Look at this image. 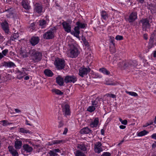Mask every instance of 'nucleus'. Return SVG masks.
<instances>
[{
    "instance_id": "obj_1",
    "label": "nucleus",
    "mask_w": 156,
    "mask_h": 156,
    "mask_svg": "<svg viewBox=\"0 0 156 156\" xmlns=\"http://www.w3.org/2000/svg\"><path fill=\"white\" fill-rule=\"evenodd\" d=\"M30 53L32 59L35 62H37L41 61L42 57V54L41 52L33 49L30 51Z\"/></svg>"
},
{
    "instance_id": "obj_2",
    "label": "nucleus",
    "mask_w": 156,
    "mask_h": 156,
    "mask_svg": "<svg viewBox=\"0 0 156 156\" xmlns=\"http://www.w3.org/2000/svg\"><path fill=\"white\" fill-rule=\"evenodd\" d=\"M54 64L57 69L60 70L64 68L65 62L64 59L56 58L55 59Z\"/></svg>"
},
{
    "instance_id": "obj_3",
    "label": "nucleus",
    "mask_w": 156,
    "mask_h": 156,
    "mask_svg": "<svg viewBox=\"0 0 156 156\" xmlns=\"http://www.w3.org/2000/svg\"><path fill=\"white\" fill-rule=\"evenodd\" d=\"M70 47V52L69 56L72 58H75L77 57L79 54L78 50L73 44H69Z\"/></svg>"
},
{
    "instance_id": "obj_4",
    "label": "nucleus",
    "mask_w": 156,
    "mask_h": 156,
    "mask_svg": "<svg viewBox=\"0 0 156 156\" xmlns=\"http://www.w3.org/2000/svg\"><path fill=\"white\" fill-rule=\"evenodd\" d=\"M90 70L91 69L88 66L85 68L83 66L79 69V75L81 77H83L87 75L90 72Z\"/></svg>"
},
{
    "instance_id": "obj_5",
    "label": "nucleus",
    "mask_w": 156,
    "mask_h": 156,
    "mask_svg": "<svg viewBox=\"0 0 156 156\" xmlns=\"http://www.w3.org/2000/svg\"><path fill=\"white\" fill-rule=\"evenodd\" d=\"M54 31V30L51 29L45 33L43 35V38L46 40L53 39L55 37Z\"/></svg>"
},
{
    "instance_id": "obj_6",
    "label": "nucleus",
    "mask_w": 156,
    "mask_h": 156,
    "mask_svg": "<svg viewBox=\"0 0 156 156\" xmlns=\"http://www.w3.org/2000/svg\"><path fill=\"white\" fill-rule=\"evenodd\" d=\"M140 22L142 23L141 27L143 30H146L151 26L149 21L147 18L142 19Z\"/></svg>"
},
{
    "instance_id": "obj_7",
    "label": "nucleus",
    "mask_w": 156,
    "mask_h": 156,
    "mask_svg": "<svg viewBox=\"0 0 156 156\" xmlns=\"http://www.w3.org/2000/svg\"><path fill=\"white\" fill-rule=\"evenodd\" d=\"M76 77L74 76L67 75L65 77L64 81L66 83H74L77 81Z\"/></svg>"
},
{
    "instance_id": "obj_8",
    "label": "nucleus",
    "mask_w": 156,
    "mask_h": 156,
    "mask_svg": "<svg viewBox=\"0 0 156 156\" xmlns=\"http://www.w3.org/2000/svg\"><path fill=\"white\" fill-rule=\"evenodd\" d=\"M101 143L99 142H98L95 144L94 149V151L96 153L99 154L102 151L103 149L101 147Z\"/></svg>"
},
{
    "instance_id": "obj_9",
    "label": "nucleus",
    "mask_w": 156,
    "mask_h": 156,
    "mask_svg": "<svg viewBox=\"0 0 156 156\" xmlns=\"http://www.w3.org/2000/svg\"><path fill=\"white\" fill-rule=\"evenodd\" d=\"M62 25L65 31L67 33L71 31V27L69 23L64 21L62 23Z\"/></svg>"
},
{
    "instance_id": "obj_10",
    "label": "nucleus",
    "mask_w": 156,
    "mask_h": 156,
    "mask_svg": "<svg viewBox=\"0 0 156 156\" xmlns=\"http://www.w3.org/2000/svg\"><path fill=\"white\" fill-rule=\"evenodd\" d=\"M137 18V12H133L129 16L128 19L129 22L131 23L134 22Z\"/></svg>"
},
{
    "instance_id": "obj_11",
    "label": "nucleus",
    "mask_w": 156,
    "mask_h": 156,
    "mask_svg": "<svg viewBox=\"0 0 156 156\" xmlns=\"http://www.w3.org/2000/svg\"><path fill=\"white\" fill-rule=\"evenodd\" d=\"M1 25L2 29L5 32L8 34L9 31L8 23L6 21H5L4 22L2 23Z\"/></svg>"
},
{
    "instance_id": "obj_12",
    "label": "nucleus",
    "mask_w": 156,
    "mask_h": 156,
    "mask_svg": "<svg viewBox=\"0 0 156 156\" xmlns=\"http://www.w3.org/2000/svg\"><path fill=\"white\" fill-rule=\"evenodd\" d=\"M5 11L7 12L8 14L6 15L8 17H14V9L13 8L10 7L7 9H5Z\"/></svg>"
},
{
    "instance_id": "obj_13",
    "label": "nucleus",
    "mask_w": 156,
    "mask_h": 156,
    "mask_svg": "<svg viewBox=\"0 0 156 156\" xmlns=\"http://www.w3.org/2000/svg\"><path fill=\"white\" fill-rule=\"evenodd\" d=\"M46 20L42 19L39 21V25L41 28H44L46 27L47 23L49 21L48 19L46 17Z\"/></svg>"
},
{
    "instance_id": "obj_14",
    "label": "nucleus",
    "mask_w": 156,
    "mask_h": 156,
    "mask_svg": "<svg viewBox=\"0 0 156 156\" xmlns=\"http://www.w3.org/2000/svg\"><path fill=\"white\" fill-rule=\"evenodd\" d=\"M103 99H102L101 98L98 97L95 100L92 101V105L94 106L95 107H97L101 103L100 102L101 101H103Z\"/></svg>"
},
{
    "instance_id": "obj_15",
    "label": "nucleus",
    "mask_w": 156,
    "mask_h": 156,
    "mask_svg": "<svg viewBox=\"0 0 156 156\" xmlns=\"http://www.w3.org/2000/svg\"><path fill=\"white\" fill-rule=\"evenodd\" d=\"M9 151L13 156H18V154L16 150L12 146L8 147Z\"/></svg>"
},
{
    "instance_id": "obj_16",
    "label": "nucleus",
    "mask_w": 156,
    "mask_h": 156,
    "mask_svg": "<svg viewBox=\"0 0 156 156\" xmlns=\"http://www.w3.org/2000/svg\"><path fill=\"white\" fill-rule=\"evenodd\" d=\"M39 40L38 37H33L31 38L30 42L32 46H34L39 43Z\"/></svg>"
},
{
    "instance_id": "obj_17",
    "label": "nucleus",
    "mask_w": 156,
    "mask_h": 156,
    "mask_svg": "<svg viewBox=\"0 0 156 156\" xmlns=\"http://www.w3.org/2000/svg\"><path fill=\"white\" fill-rule=\"evenodd\" d=\"M61 153V150L59 149H55L53 150H50L48 153L50 156H57L58 154L57 153Z\"/></svg>"
},
{
    "instance_id": "obj_18",
    "label": "nucleus",
    "mask_w": 156,
    "mask_h": 156,
    "mask_svg": "<svg viewBox=\"0 0 156 156\" xmlns=\"http://www.w3.org/2000/svg\"><path fill=\"white\" fill-rule=\"evenodd\" d=\"M43 7L42 5L39 3H37L35 5V10L37 12L40 13L42 12Z\"/></svg>"
},
{
    "instance_id": "obj_19",
    "label": "nucleus",
    "mask_w": 156,
    "mask_h": 156,
    "mask_svg": "<svg viewBox=\"0 0 156 156\" xmlns=\"http://www.w3.org/2000/svg\"><path fill=\"white\" fill-rule=\"evenodd\" d=\"M56 83L60 86H62L64 84L63 78L60 76H58L56 78Z\"/></svg>"
},
{
    "instance_id": "obj_20",
    "label": "nucleus",
    "mask_w": 156,
    "mask_h": 156,
    "mask_svg": "<svg viewBox=\"0 0 156 156\" xmlns=\"http://www.w3.org/2000/svg\"><path fill=\"white\" fill-rule=\"evenodd\" d=\"M80 132L81 134H88L90 133H92L93 131L88 127H86L81 129Z\"/></svg>"
},
{
    "instance_id": "obj_21",
    "label": "nucleus",
    "mask_w": 156,
    "mask_h": 156,
    "mask_svg": "<svg viewBox=\"0 0 156 156\" xmlns=\"http://www.w3.org/2000/svg\"><path fill=\"white\" fill-rule=\"evenodd\" d=\"M3 66L9 68L16 67V65L15 64L11 61H9L8 62H4L3 63Z\"/></svg>"
},
{
    "instance_id": "obj_22",
    "label": "nucleus",
    "mask_w": 156,
    "mask_h": 156,
    "mask_svg": "<svg viewBox=\"0 0 156 156\" xmlns=\"http://www.w3.org/2000/svg\"><path fill=\"white\" fill-rule=\"evenodd\" d=\"M22 144V141L17 139L15 142L14 147L16 149H19L21 148Z\"/></svg>"
},
{
    "instance_id": "obj_23",
    "label": "nucleus",
    "mask_w": 156,
    "mask_h": 156,
    "mask_svg": "<svg viewBox=\"0 0 156 156\" xmlns=\"http://www.w3.org/2000/svg\"><path fill=\"white\" fill-rule=\"evenodd\" d=\"M23 150L27 152H30L33 151V148L27 144H25L23 145Z\"/></svg>"
},
{
    "instance_id": "obj_24",
    "label": "nucleus",
    "mask_w": 156,
    "mask_h": 156,
    "mask_svg": "<svg viewBox=\"0 0 156 156\" xmlns=\"http://www.w3.org/2000/svg\"><path fill=\"white\" fill-rule=\"evenodd\" d=\"M99 120L98 118H95L93 121L91 122L90 124V126L92 128L96 127H97L98 124Z\"/></svg>"
},
{
    "instance_id": "obj_25",
    "label": "nucleus",
    "mask_w": 156,
    "mask_h": 156,
    "mask_svg": "<svg viewBox=\"0 0 156 156\" xmlns=\"http://www.w3.org/2000/svg\"><path fill=\"white\" fill-rule=\"evenodd\" d=\"M21 3L22 5L25 9H30V6L27 0H23Z\"/></svg>"
},
{
    "instance_id": "obj_26",
    "label": "nucleus",
    "mask_w": 156,
    "mask_h": 156,
    "mask_svg": "<svg viewBox=\"0 0 156 156\" xmlns=\"http://www.w3.org/2000/svg\"><path fill=\"white\" fill-rule=\"evenodd\" d=\"M77 147L83 151H86L87 150V145L83 143L78 144Z\"/></svg>"
},
{
    "instance_id": "obj_27",
    "label": "nucleus",
    "mask_w": 156,
    "mask_h": 156,
    "mask_svg": "<svg viewBox=\"0 0 156 156\" xmlns=\"http://www.w3.org/2000/svg\"><path fill=\"white\" fill-rule=\"evenodd\" d=\"M20 58H24L28 56V53L26 50H23L21 49L20 51Z\"/></svg>"
},
{
    "instance_id": "obj_28",
    "label": "nucleus",
    "mask_w": 156,
    "mask_h": 156,
    "mask_svg": "<svg viewBox=\"0 0 156 156\" xmlns=\"http://www.w3.org/2000/svg\"><path fill=\"white\" fill-rule=\"evenodd\" d=\"M63 111L64 112L65 115H68L70 114V111L69 106L67 105H66L63 108Z\"/></svg>"
},
{
    "instance_id": "obj_29",
    "label": "nucleus",
    "mask_w": 156,
    "mask_h": 156,
    "mask_svg": "<svg viewBox=\"0 0 156 156\" xmlns=\"http://www.w3.org/2000/svg\"><path fill=\"white\" fill-rule=\"evenodd\" d=\"M44 73L48 77H51L53 75L52 72L50 69H45L44 71Z\"/></svg>"
},
{
    "instance_id": "obj_30",
    "label": "nucleus",
    "mask_w": 156,
    "mask_h": 156,
    "mask_svg": "<svg viewBox=\"0 0 156 156\" xmlns=\"http://www.w3.org/2000/svg\"><path fill=\"white\" fill-rule=\"evenodd\" d=\"M17 76L16 78L20 80L23 78V76H25V73H24L18 70L17 72Z\"/></svg>"
},
{
    "instance_id": "obj_31",
    "label": "nucleus",
    "mask_w": 156,
    "mask_h": 156,
    "mask_svg": "<svg viewBox=\"0 0 156 156\" xmlns=\"http://www.w3.org/2000/svg\"><path fill=\"white\" fill-rule=\"evenodd\" d=\"M74 154L75 156H86L85 154L79 150L76 151Z\"/></svg>"
},
{
    "instance_id": "obj_32",
    "label": "nucleus",
    "mask_w": 156,
    "mask_h": 156,
    "mask_svg": "<svg viewBox=\"0 0 156 156\" xmlns=\"http://www.w3.org/2000/svg\"><path fill=\"white\" fill-rule=\"evenodd\" d=\"M79 29L80 28H79L77 26L75 27H74V30L75 31V33H74V35L76 37H78L79 36V34L80 33Z\"/></svg>"
},
{
    "instance_id": "obj_33",
    "label": "nucleus",
    "mask_w": 156,
    "mask_h": 156,
    "mask_svg": "<svg viewBox=\"0 0 156 156\" xmlns=\"http://www.w3.org/2000/svg\"><path fill=\"white\" fill-rule=\"evenodd\" d=\"M101 15L102 18L105 20H106L108 17V14L104 11H102Z\"/></svg>"
},
{
    "instance_id": "obj_34",
    "label": "nucleus",
    "mask_w": 156,
    "mask_h": 156,
    "mask_svg": "<svg viewBox=\"0 0 156 156\" xmlns=\"http://www.w3.org/2000/svg\"><path fill=\"white\" fill-rule=\"evenodd\" d=\"M19 37V34L18 33H14L11 35L10 40L14 41L15 39Z\"/></svg>"
},
{
    "instance_id": "obj_35",
    "label": "nucleus",
    "mask_w": 156,
    "mask_h": 156,
    "mask_svg": "<svg viewBox=\"0 0 156 156\" xmlns=\"http://www.w3.org/2000/svg\"><path fill=\"white\" fill-rule=\"evenodd\" d=\"M76 24L79 28H84L85 27V25H86V24L80 23V22H77Z\"/></svg>"
},
{
    "instance_id": "obj_36",
    "label": "nucleus",
    "mask_w": 156,
    "mask_h": 156,
    "mask_svg": "<svg viewBox=\"0 0 156 156\" xmlns=\"http://www.w3.org/2000/svg\"><path fill=\"white\" fill-rule=\"evenodd\" d=\"M148 133V132L144 130L139 132L137 134V136H144Z\"/></svg>"
},
{
    "instance_id": "obj_37",
    "label": "nucleus",
    "mask_w": 156,
    "mask_h": 156,
    "mask_svg": "<svg viewBox=\"0 0 156 156\" xmlns=\"http://www.w3.org/2000/svg\"><path fill=\"white\" fill-rule=\"evenodd\" d=\"M53 92H54L56 94L62 95L63 94V93L60 90L57 89H53L52 90Z\"/></svg>"
},
{
    "instance_id": "obj_38",
    "label": "nucleus",
    "mask_w": 156,
    "mask_h": 156,
    "mask_svg": "<svg viewBox=\"0 0 156 156\" xmlns=\"http://www.w3.org/2000/svg\"><path fill=\"white\" fill-rule=\"evenodd\" d=\"M19 131L21 133H31V132L29 130H27L24 128H20L19 129Z\"/></svg>"
},
{
    "instance_id": "obj_39",
    "label": "nucleus",
    "mask_w": 156,
    "mask_h": 156,
    "mask_svg": "<svg viewBox=\"0 0 156 156\" xmlns=\"http://www.w3.org/2000/svg\"><path fill=\"white\" fill-rule=\"evenodd\" d=\"M99 71L104 74L106 75H108L110 73V72L108 71L106 69L104 68L100 69H99Z\"/></svg>"
},
{
    "instance_id": "obj_40",
    "label": "nucleus",
    "mask_w": 156,
    "mask_h": 156,
    "mask_svg": "<svg viewBox=\"0 0 156 156\" xmlns=\"http://www.w3.org/2000/svg\"><path fill=\"white\" fill-rule=\"evenodd\" d=\"M129 63L130 67L132 66H135L137 65V63L136 61L130 60L128 61Z\"/></svg>"
},
{
    "instance_id": "obj_41",
    "label": "nucleus",
    "mask_w": 156,
    "mask_h": 156,
    "mask_svg": "<svg viewBox=\"0 0 156 156\" xmlns=\"http://www.w3.org/2000/svg\"><path fill=\"white\" fill-rule=\"evenodd\" d=\"M95 107L94 106L92 105L91 106H89L87 109V111L88 112H94L95 109Z\"/></svg>"
},
{
    "instance_id": "obj_42",
    "label": "nucleus",
    "mask_w": 156,
    "mask_h": 156,
    "mask_svg": "<svg viewBox=\"0 0 156 156\" xmlns=\"http://www.w3.org/2000/svg\"><path fill=\"white\" fill-rule=\"evenodd\" d=\"M122 64H123V68L124 69L130 67L128 61H122Z\"/></svg>"
},
{
    "instance_id": "obj_43",
    "label": "nucleus",
    "mask_w": 156,
    "mask_h": 156,
    "mask_svg": "<svg viewBox=\"0 0 156 156\" xmlns=\"http://www.w3.org/2000/svg\"><path fill=\"white\" fill-rule=\"evenodd\" d=\"M126 93L129 94V95H130L132 96H133L134 97H136L138 96V94L136 93L133 92V91H126Z\"/></svg>"
},
{
    "instance_id": "obj_44",
    "label": "nucleus",
    "mask_w": 156,
    "mask_h": 156,
    "mask_svg": "<svg viewBox=\"0 0 156 156\" xmlns=\"http://www.w3.org/2000/svg\"><path fill=\"white\" fill-rule=\"evenodd\" d=\"M63 141L62 140H54L52 141V143L51 144H50V145H52L53 144H58L61 142H62Z\"/></svg>"
},
{
    "instance_id": "obj_45",
    "label": "nucleus",
    "mask_w": 156,
    "mask_h": 156,
    "mask_svg": "<svg viewBox=\"0 0 156 156\" xmlns=\"http://www.w3.org/2000/svg\"><path fill=\"white\" fill-rule=\"evenodd\" d=\"M0 122H2V125L4 126H6L7 125H9L11 124L8 122V121L6 120H3L0 121Z\"/></svg>"
},
{
    "instance_id": "obj_46",
    "label": "nucleus",
    "mask_w": 156,
    "mask_h": 156,
    "mask_svg": "<svg viewBox=\"0 0 156 156\" xmlns=\"http://www.w3.org/2000/svg\"><path fill=\"white\" fill-rule=\"evenodd\" d=\"M82 40L83 42V43L86 46H89V44L88 41H87V40L85 38V37L82 39Z\"/></svg>"
},
{
    "instance_id": "obj_47",
    "label": "nucleus",
    "mask_w": 156,
    "mask_h": 156,
    "mask_svg": "<svg viewBox=\"0 0 156 156\" xmlns=\"http://www.w3.org/2000/svg\"><path fill=\"white\" fill-rule=\"evenodd\" d=\"M115 39L117 40H121L123 39V37L122 36L118 35L116 36Z\"/></svg>"
},
{
    "instance_id": "obj_48",
    "label": "nucleus",
    "mask_w": 156,
    "mask_h": 156,
    "mask_svg": "<svg viewBox=\"0 0 156 156\" xmlns=\"http://www.w3.org/2000/svg\"><path fill=\"white\" fill-rule=\"evenodd\" d=\"M111 154L108 152H104L101 156H111Z\"/></svg>"
},
{
    "instance_id": "obj_49",
    "label": "nucleus",
    "mask_w": 156,
    "mask_h": 156,
    "mask_svg": "<svg viewBox=\"0 0 156 156\" xmlns=\"http://www.w3.org/2000/svg\"><path fill=\"white\" fill-rule=\"evenodd\" d=\"M8 52V50L7 49H5L3 50L2 52V53L4 55H6L7 53Z\"/></svg>"
},
{
    "instance_id": "obj_50",
    "label": "nucleus",
    "mask_w": 156,
    "mask_h": 156,
    "mask_svg": "<svg viewBox=\"0 0 156 156\" xmlns=\"http://www.w3.org/2000/svg\"><path fill=\"white\" fill-rule=\"evenodd\" d=\"M64 124L62 121H60L59 122V124L58 126V128H60L63 126Z\"/></svg>"
},
{
    "instance_id": "obj_51",
    "label": "nucleus",
    "mask_w": 156,
    "mask_h": 156,
    "mask_svg": "<svg viewBox=\"0 0 156 156\" xmlns=\"http://www.w3.org/2000/svg\"><path fill=\"white\" fill-rule=\"evenodd\" d=\"M121 123L123 125H126L127 123V121L126 120H124L122 121Z\"/></svg>"
},
{
    "instance_id": "obj_52",
    "label": "nucleus",
    "mask_w": 156,
    "mask_h": 156,
    "mask_svg": "<svg viewBox=\"0 0 156 156\" xmlns=\"http://www.w3.org/2000/svg\"><path fill=\"white\" fill-rule=\"evenodd\" d=\"M152 138L156 140V133H154L151 136Z\"/></svg>"
},
{
    "instance_id": "obj_53",
    "label": "nucleus",
    "mask_w": 156,
    "mask_h": 156,
    "mask_svg": "<svg viewBox=\"0 0 156 156\" xmlns=\"http://www.w3.org/2000/svg\"><path fill=\"white\" fill-rule=\"evenodd\" d=\"M119 66L120 67H123V64H122V61L120 62L118 64Z\"/></svg>"
},
{
    "instance_id": "obj_54",
    "label": "nucleus",
    "mask_w": 156,
    "mask_h": 156,
    "mask_svg": "<svg viewBox=\"0 0 156 156\" xmlns=\"http://www.w3.org/2000/svg\"><path fill=\"white\" fill-rule=\"evenodd\" d=\"M15 111L17 113H19L21 112V111L20 110L17 109V108H15L14 109Z\"/></svg>"
},
{
    "instance_id": "obj_55",
    "label": "nucleus",
    "mask_w": 156,
    "mask_h": 156,
    "mask_svg": "<svg viewBox=\"0 0 156 156\" xmlns=\"http://www.w3.org/2000/svg\"><path fill=\"white\" fill-rule=\"evenodd\" d=\"M28 122H29V121L27 120H26L25 124L27 125H29V126H32V124L29 123Z\"/></svg>"
},
{
    "instance_id": "obj_56",
    "label": "nucleus",
    "mask_w": 156,
    "mask_h": 156,
    "mask_svg": "<svg viewBox=\"0 0 156 156\" xmlns=\"http://www.w3.org/2000/svg\"><path fill=\"white\" fill-rule=\"evenodd\" d=\"M68 131V129L67 128H65L64 130V132L63 133V134H66L67 133Z\"/></svg>"
},
{
    "instance_id": "obj_57",
    "label": "nucleus",
    "mask_w": 156,
    "mask_h": 156,
    "mask_svg": "<svg viewBox=\"0 0 156 156\" xmlns=\"http://www.w3.org/2000/svg\"><path fill=\"white\" fill-rule=\"evenodd\" d=\"M126 127L125 126L122 125L119 126L120 128L122 129H125Z\"/></svg>"
},
{
    "instance_id": "obj_58",
    "label": "nucleus",
    "mask_w": 156,
    "mask_h": 156,
    "mask_svg": "<svg viewBox=\"0 0 156 156\" xmlns=\"http://www.w3.org/2000/svg\"><path fill=\"white\" fill-rule=\"evenodd\" d=\"M156 146V142L155 143H153L152 144V146L153 148H154Z\"/></svg>"
},
{
    "instance_id": "obj_59",
    "label": "nucleus",
    "mask_w": 156,
    "mask_h": 156,
    "mask_svg": "<svg viewBox=\"0 0 156 156\" xmlns=\"http://www.w3.org/2000/svg\"><path fill=\"white\" fill-rule=\"evenodd\" d=\"M110 97H111L112 98H115L116 97V96L115 95H114L113 94H110Z\"/></svg>"
},
{
    "instance_id": "obj_60",
    "label": "nucleus",
    "mask_w": 156,
    "mask_h": 156,
    "mask_svg": "<svg viewBox=\"0 0 156 156\" xmlns=\"http://www.w3.org/2000/svg\"><path fill=\"white\" fill-rule=\"evenodd\" d=\"M153 56L154 57L156 58V51H154Z\"/></svg>"
},
{
    "instance_id": "obj_61",
    "label": "nucleus",
    "mask_w": 156,
    "mask_h": 156,
    "mask_svg": "<svg viewBox=\"0 0 156 156\" xmlns=\"http://www.w3.org/2000/svg\"><path fill=\"white\" fill-rule=\"evenodd\" d=\"M4 57V55L2 53H0V59Z\"/></svg>"
},
{
    "instance_id": "obj_62",
    "label": "nucleus",
    "mask_w": 156,
    "mask_h": 156,
    "mask_svg": "<svg viewBox=\"0 0 156 156\" xmlns=\"http://www.w3.org/2000/svg\"><path fill=\"white\" fill-rule=\"evenodd\" d=\"M30 26L32 27V28H33L35 26V23H31Z\"/></svg>"
},
{
    "instance_id": "obj_63",
    "label": "nucleus",
    "mask_w": 156,
    "mask_h": 156,
    "mask_svg": "<svg viewBox=\"0 0 156 156\" xmlns=\"http://www.w3.org/2000/svg\"><path fill=\"white\" fill-rule=\"evenodd\" d=\"M24 79L25 80H27L29 79V77L28 76H27L24 78Z\"/></svg>"
},
{
    "instance_id": "obj_64",
    "label": "nucleus",
    "mask_w": 156,
    "mask_h": 156,
    "mask_svg": "<svg viewBox=\"0 0 156 156\" xmlns=\"http://www.w3.org/2000/svg\"><path fill=\"white\" fill-rule=\"evenodd\" d=\"M144 38L145 39L147 40V36L146 34L144 35Z\"/></svg>"
}]
</instances>
